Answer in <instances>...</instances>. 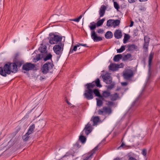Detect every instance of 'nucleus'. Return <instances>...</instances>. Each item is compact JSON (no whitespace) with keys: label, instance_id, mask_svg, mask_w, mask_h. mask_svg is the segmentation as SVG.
Returning <instances> with one entry per match:
<instances>
[{"label":"nucleus","instance_id":"obj_19","mask_svg":"<svg viewBox=\"0 0 160 160\" xmlns=\"http://www.w3.org/2000/svg\"><path fill=\"white\" fill-rule=\"evenodd\" d=\"M109 68L110 70L115 71L118 68V64L115 63H112L109 66Z\"/></svg>","mask_w":160,"mask_h":160},{"label":"nucleus","instance_id":"obj_57","mask_svg":"<svg viewBox=\"0 0 160 160\" xmlns=\"http://www.w3.org/2000/svg\"><path fill=\"white\" fill-rule=\"evenodd\" d=\"M45 79V77L44 76H41L40 77V79L41 80H43Z\"/></svg>","mask_w":160,"mask_h":160},{"label":"nucleus","instance_id":"obj_27","mask_svg":"<svg viewBox=\"0 0 160 160\" xmlns=\"http://www.w3.org/2000/svg\"><path fill=\"white\" fill-rule=\"evenodd\" d=\"M113 34L111 31H108L105 35V37L107 39H110L112 37Z\"/></svg>","mask_w":160,"mask_h":160},{"label":"nucleus","instance_id":"obj_29","mask_svg":"<svg viewBox=\"0 0 160 160\" xmlns=\"http://www.w3.org/2000/svg\"><path fill=\"white\" fill-rule=\"evenodd\" d=\"M130 36L128 34L125 33L124 35V39H123V42L125 44L127 42V41L130 39Z\"/></svg>","mask_w":160,"mask_h":160},{"label":"nucleus","instance_id":"obj_7","mask_svg":"<svg viewBox=\"0 0 160 160\" xmlns=\"http://www.w3.org/2000/svg\"><path fill=\"white\" fill-rule=\"evenodd\" d=\"M62 38L58 35H54L53 37L51 38L49 40V43L52 44H57L61 42Z\"/></svg>","mask_w":160,"mask_h":160},{"label":"nucleus","instance_id":"obj_51","mask_svg":"<svg viewBox=\"0 0 160 160\" xmlns=\"http://www.w3.org/2000/svg\"><path fill=\"white\" fill-rule=\"evenodd\" d=\"M79 46H81L86 47H88L86 44L79 43Z\"/></svg>","mask_w":160,"mask_h":160},{"label":"nucleus","instance_id":"obj_61","mask_svg":"<svg viewBox=\"0 0 160 160\" xmlns=\"http://www.w3.org/2000/svg\"><path fill=\"white\" fill-rule=\"evenodd\" d=\"M113 160H120V159L119 158H116L115 159Z\"/></svg>","mask_w":160,"mask_h":160},{"label":"nucleus","instance_id":"obj_45","mask_svg":"<svg viewBox=\"0 0 160 160\" xmlns=\"http://www.w3.org/2000/svg\"><path fill=\"white\" fill-rule=\"evenodd\" d=\"M142 154L144 156H146L147 154V150L146 149H143L142 151Z\"/></svg>","mask_w":160,"mask_h":160},{"label":"nucleus","instance_id":"obj_52","mask_svg":"<svg viewBox=\"0 0 160 160\" xmlns=\"http://www.w3.org/2000/svg\"><path fill=\"white\" fill-rule=\"evenodd\" d=\"M121 84L122 86H126L127 85L128 83L127 82H121Z\"/></svg>","mask_w":160,"mask_h":160},{"label":"nucleus","instance_id":"obj_23","mask_svg":"<svg viewBox=\"0 0 160 160\" xmlns=\"http://www.w3.org/2000/svg\"><path fill=\"white\" fill-rule=\"evenodd\" d=\"M83 132H82L81 133V135L79 137V140L82 143H84L86 141V139L85 137L83 135Z\"/></svg>","mask_w":160,"mask_h":160},{"label":"nucleus","instance_id":"obj_49","mask_svg":"<svg viewBox=\"0 0 160 160\" xmlns=\"http://www.w3.org/2000/svg\"><path fill=\"white\" fill-rule=\"evenodd\" d=\"M17 66H18L19 67H20L22 65V62H17Z\"/></svg>","mask_w":160,"mask_h":160},{"label":"nucleus","instance_id":"obj_3","mask_svg":"<svg viewBox=\"0 0 160 160\" xmlns=\"http://www.w3.org/2000/svg\"><path fill=\"white\" fill-rule=\"evenodd\" d=\"M98 146H96L93 149L89 152L86 153L83 156V160H91L93 157V154L98 150Z\"/></svg>","mask_w":160,"mask_h":160},{"label":"nucleus","instance_id":"obj_24","mask_svg":"<svg viewBox=\"0 0 160 160\" xmlns=\"http://www.w3.org/2000/svg\"><path fill=\"white\" fill-rule=\"evenodd\" d=\"M96 26L97 25L96 23L95 22H93L90 23L89 27L90 28V30H91L92 31H94V30L95 29Z\"/></svg>","mask_w":160,"mask_h":160},{"label":"nucleus","instance_id":"obj_9","mask_svg":"<svg viewBox=\"0 0 160 160\" xmlns=\"http://www.w3.org/2000/svg\"><path fill=\"white\" fill-rule=\"evenodd\" d=\"M104 82L106 84H110L112 82V78L109 73H106L102 76Z\"/></svg>","mask_w":160,"mask_h":160},{"label":"nucleus","instance_id":"obj_12","mask_svg":"<svg viewBox=\"0 0 160 160\" xmlns=\"http://www.w3.org/2000/svg\"><path fill=\"white\" fill-rule=\"evenodd\" d=\"M91 37L95 42H97L102 40V37L98 36L95 31H92L91 33Z\"/></svg>","mask_w":160,"mask_h":160},{"label":"nucleus","instance_id":"obj_33","mask_svg":"<svg viewBox=\"0 0 160 160\" xmlns=\"http://www.w3.org/2000/svg\"><path fill=\"white\" fill-rule=\"evenodd\" d=\"M95 85H96L98 87H101L102 86L100 83V81L98 78L94 82Z\"/></svg>","mask_w":160,"mask_h":160},{"label":"nucleus","instance_id":"obj_59","mask_svg":"<svg viewBox=\"0 0 160 160\" xmlns=\"http://www.w3.org/2000/svg\"><path fill=\"white\" fill-rule=\"evenodd\" d=\"M67 103L69 105V106H70L71 107L72 106V105L70 102H69L67 100Z\"/></svg>","mask_w":160,"mask_h":160},{"label":"nucleus","instance_id":"obj_58","mask_svg":"<svg viewBox=\"0 0 160 160\" xmlns=\"http://www.w3.org/2000/svg\"><path fill=\"white\" fill-rule=\"evenodd\" d=\"M133 23H134V22L133 21H132L131 22V23H130V24L129 25V27H132V26L133 25Z\"/></svg>","mask_w":160,"mask_h":160},{"label":"nucleus","instance_id":"obj_53","mask_svg":"<svg viewBox=\"0 0 160 160\" xmlns=\"http://www.w3.org/2000/svg\"><path fill=\"white\" fill-rule=\"evenodd\" d=\"M139 10L141 11H145L146 10V8L144 7H142L140 8Z\"/></svg>","mask_w":160,"mask_h":160},{"label":"nucleus","instance_id":"obj_41","mask_svg":"<svg viewBox=\"0 0 160 160\" xmlns=\"http://www.w3.org/2000/svg\"><path fill=\"white\" fill-rule=\"evenodd\" d=\"M114 6L115 8L117 10H118L120 8L117 2H113Z\"/></svg>","mask_w":160,"mask_h":160},{"label":"nucleus","instance_id":"obj_37","mask_svg":"<svg viewBox=\"0 0 160 160\" xmlns=\"http://www.w3.org/2000/svg\"><path fill=\"white\" fill-rule=\"evenodd\" d=\"M125 50V46H122L121 48L119 49H118L117 50V53H121L123 52Z\"/></svg>","mask_w":160,"mask_h":160},{"label":"nucleus","instance_id":"obj_42","mask_svg":"<svg viewBox=\"0 0 160 160\" xmlns=\"http://www.w3.org/2000/svg\"><path fill=\"white\" fill-rule=\"evenodd\" d=\"M82 16L83 15H81L78 18H75V19L72 20L75 22H78L79 21L80 19L81 18Z\"/></svg>","mask_w":160,"mask_h":160},{"label":"nucleus","instance_id":"obj_22","mask_svg":"<svg viewBox=\"0 0 160 160\" xmlns=\"http://www.w3.org/2000/svg\"><path fill=\"white\" fill-rule=\"evenodd\" d=\"M122 59L124 61H131L132 60V55L128 53L123 56Z\"/></svg>","mask_w":160,"mask_h":160},{"label":"nucleus","instance_id":"obj_62","mask_svg":"<svg viewBox=\"0 0 160 160\" xmlns=\"http://www.w3.org/2000/svg\"><path fill=\"white\" fill-rule=\"evenodd\" d=\"M136 101H135L134 102H133V104H134L135 103Z\"/></svg>","mask_w":160,"mask_h":160},{"label":"nucleus","instance_id":"obj_47","mask_svg":"<svg viewBox=\"0 0 160 160\" xmlns=\"http://www.w3.org/2000/svg\"><path fill=\"white\" fill-rule=\"evenodd\" d=\"M40 55V54H38V55H37L36 57V59L37 61H38L40 60L41 59Z\"/></svg>","mask_w":160,"mask_h":160},{"label":"nucleus","instance_id":"obj_54","mask_svg":"<svg viewBox=\"0 0 160 160\" xmlns=\"http://www.w3.org/2000/svg\"><path fill=\"white\" fill-rule=\"evenodd\" d=\"M128 2L130 3H133L135 2V0H128Z\"/></svg>","mask_w":160,"mask_h":160},{"label":"nucleus","instance_id":"obj_38","mask_svg":"<svg viewBox=\"0 0 160 160\" xmlns=\"http://www.w3.org/2000/svg\"><path fill=\"white\" fill-rule=\"evenodd\" d=\"M114 101H106V104L108 106H113L115 105V103Z\"/></svg>","mask_w":160,"mask_h":160},{"label":"nucleus","instance_id":"obj_32","mask_svg":"<svg viewBox=\"0 0 160 160\" xmlns=\"http://www.w3.org/2000/svg\"><path fill=\"white\" fill-rule=\"evenodd\" d=\"M105 19L104 18L102 19L101 20H100L98 21L97 23H96L97 26L99 27L101 26L102 24L105 21Z\"/></svg>","mask_w":160,"mask_h":160},{"label":"nucleus","instance_id":"obj_15","mask_svg":"<svg viewBox=\"0 0 160 160\" xmlns=\"http://www.w3.org/2000/svg\"><path fill=\"white\" fill-rule=\"evenodd\" d=\"M106 9V7L105 6L102 5L101 6L99 11V15L100 17H102L104 16Z\"/></svg>","mask_w":160,"mask_h":160},{"label":"nucleus","instance_id":"obj_6","mask_svg":"<svg viewBox=\"0 0 160 160\" xmlns=\"http://www.w3.org/2000/svg\"><path fill=\"white\" fill-rule=\"evenodd\" d=\"M120 21L119 20H113L112 19L108 20L107 22V26L108 27H113L115 28L119 25Z\"/></svg>","mask_w":160,"mask_h":160},{"label":"nucleus","instance_id":"obj_11","mask_svg":"<svg viewBox=\"0 0 160 160\" xmlns=\"http://www.w3.org/2000/svg\"><path fill=\"white\" fill-rule=\"evenodd\" d=\"M84 95L85 97L88 100H90L93 98V90H86L85 91Z\"/></svg>","mask_w":160,"mask_h":160},{"label":"nucleus","instance_id":"obj_39","mask_svg":"<svg viewBox=\"0 0 160 160\" xmlns=\"http://www.w3.org/2000/svg\"><path fill=\"white\" fill-rule=\"evenodd\" d=\"M52 56V55L50 53L48 54L46 57L44 58V61H46L50 59L51 58Z\"/></svg>","mask_w":160,"mask_h":160},{"label":"nucleus","instance_id":"obj_56","mask_svg":"<svg viewBox=\"0 0 160 160\" xmlns=\"http://www.w3.org/2000/svg\"><path fill=\"white\" fill-rule=\"evenodd\" d=\"M128 160H137L135 158L131 157L129 158Z\"/></svg>","mask_w":160,"mask_h":160},{"label":"nucleus","instance_id":"obj_5","mask_svg":"<svg viewBox=\"0 0 160 160\" xmlns=\"http://www.w3.org/2000/svg\"><path fill=\"white\" fill-rule=\"evenodd\" d=\"M134 75L133 71L130 69L125 70L123 73V78L127 80H129Z\"/></svg>","mask_w":160,"mask_h":160},{"label":"nucleus","instance_id":"obj_1","mask_svg":"<svg viewBox=\"0 0 160 160\" xmlns=\"http://www.w3.org/2000/svg\"><path fill=\"white\" fill-rule=\"evenodd\" d=\"M17 65L14 63H7L3 68L0 67V74L4 77H6L7 74H9L11 72L16 73L17 71Z\"/></svg>","mask_w":160,"mask_h":160},{"label":"nucleus","instance_id":"obj_4","mask_svg":"<svg viewBox=\"0 0 160 160\" xmlns=\"http://www.w3.org/2000/svg\"><path fill=\"white\" fill-rule=\"evenodd\" d=\"M53 66V64L52 62H46L43 65L42 68V72L44 74H46L50 72L52 69Z\"/></svg>","mask_w":160,"mask_h":160},{"label":"nucleus","instance_id":"obj_36","mask_svg":"<svg viewBox=\"0 0 160 160\" xmlns=\"http://www.w3.org/2000/svg\"><path fill=\"white\" fill-rule=\"evenodd\" d=\"M128 147H129L128 146L126 145L123 142L120 146L118 148V149H119L120 148L127 149Z\"/></svg>","mask_w":160,"mask_h":160},{"label":"nucleus","instance_id":"obj_13","mask_svg":"<svg viewBox=\"0 0 160 160\" xmlns=\"http://www.w3.org/2000/svg\"><path fill=\"white\" fill-rule=\"evenodd\" d=\"M120 98L119 94L118 93H115L113 94H111L110 96V99L112 101H116Z\"/></svg>","mask_w":160,"mask_h":160},{"label":"nucleus","instance_id":"obj_10","mask_svg":"<svg viewBox=\"0 0 160 160\" xmlns=\"http://www.w3.org/2000/svg\"><path fill=\"white\" fill-rule=\"evenodd\" d=\"M35 67V64L27 62L23 66L22 69L26 71H28L33 69Z\"/></svg>","mask_w":160,"mask_h":160},{"label":"nucleus","instance_id":"obj_46","mask_svg":"<svg viewBox=\"0 0 160 160\" xmlns=\"http://www.w3.org/2000/svg\"><path fill=\"white\" fill-rule=\"evenodd\" d=\"M39 49H40V48H39ZM46 47H44L43 48H40V50L41 52L42 53L44 52L46 50Z\"/></svg>","mask_w":160,"mask_h":160},{"label":"nucleus","instance_id":"obj_30","mask_svg":"<svg viewBox=\"0 0 160 160\" xmlns=\"http://www.w3.org/2000/svg\"><path fill=\"white\" fill-rule=\"evenodd\" d=\"M103 110L104 112V113H108L110 114L111 113L112 111L110 108L106 107H103Z\"/></svg>","mask_w":160,"mask_h":160},{"label":"nucleus","instance_id":"obj_44","mask_svg":"<svg viewBox=\"0 0 160 160\" xmlns=\"http://www.w3.org/2000/svg\"><path fill=\"white\" fill-rule=\"evenodd\" d=\"M114 85L113 84H110L107 87V89L108 90H111L112 89L114 88Z\"/></svg>","mask_w":160,"mask_h":160},{"label":"nucleus","instance_id":"obj_40","mask_svg":"<svg viewBox=\"0 0 160 160\" xmlns=\"http://www.w3.org/2000/svg\"><path fill=\"white\" fill-rule=\"evenodd\" d=\"M96 100H97V105L100 107L102 106L103 102L102 100H99L97 98H96Z\"/></svg>","mask_w":160,"mask_h":160},{"label":"nucleus","instance_id":"obj_50","mask_svg":"<svg viewBox=\"0 0 160 160\" xmlns=\"http://www.w3.org/2000/svg\"><path fill=\"white\" fill-rule=\"evenodd\" d=\"M118 66L119 68H123L124 67V64L122 63H121L120 64L118 65Z\"/></svg>","mask_w":160,"mask_h":160},{"label":"nucleus","instance_id":"obj_28","mask_svg":"<svg viewBox=\"0 0 160 160\" xmlns=\"http://www.w3.org/2000/svg\"><path fill=\"white\" fill-rule=\"evenodd\" d=\"M122 56L121 54H118L114 56L113 60L115 62H117L119 61V60L122 58Z\"/></svg>","mask_w":160,"mask_h":160},{"label":"nucleus","instance_id":"obj_55","mask_svg":"<svg viewBox=\"0 0 160 160\" xmlns=\"http://www.w3.org/2000/svg\"><path fill=\"white\" fill-rule=\"evenodd\" d=\"M75 148H79V144L78 143H76L74 145Z\"/></svg>","mask_w":160,"mask_h":160},{"label":"nucleus","instance_id":"obj_43","mask_svg":"<svg viewBox=\"0 0 160 160\" xmlns=\"http://www.w3.org/2000/svg\"><path fill=\"white\" fill-rule=\"evenodd\" d=\"M98 113L99 115H104V114L105 113H104V110H103V108H102V109H99V110H98Z\"/></svg>","mask_w":160,"mask_h":160},{"label":"nucleus","instance_id":"obj_17","mask_svg":"<svg viewBox=\"0 0 160 160\" xmlns=\"http://www.w3.org/2000/svg\"><path fill=\"white\" fill-rule=\"evenodd\" d=\"M99 120L100 118L98 116H96L93 117L92 118V119L90 122L92 123V122H93V124H92V125L94 126L97 125V123L99 122Z\"/></svg>","mask_w":160,"mask_h":160},{"label":"nucleus","instance_id":"obj_34","mask_svg":"<svg viewBox=\"0 0 160 160\" xmlns=\"http://www.w3.org/2000/svg\"><path fill=\"white\" fill-rule=\"evenodd\" d=\"M30 134L28 133L27 132L25 135H24L22 137V139L24 141H26L28 140V138L29 137V135Z\"/></svg>","mask_w":160,"mask_h":160},{"label":"nucleus","instance_id":"obj_25","mask_svg":"<svg viewBox=\"0 0 160 160\" xmlns=\"http://www.w3.org/2000/svg\"><path fill=\"white\" fill-rule=\"evenodd\" d=\"M86 86H87V88L88 90H92V89L93 88L95 87V84L94 82H93L91 83L87 84Z\"/></svg>","mask_w":160,"mask_h":160},{"label":"nucleus","instance_id":"obj_35","mask_svg":"<svg viewBox=\"0 0 160 160\" xmlns=\"http://www.w3.org/2000/svg\"><path fill=\"white\" fill-rule=\"evenodd\" d=\"M79 45H77L75 46L72 49V48H71L70 49L69 54H70L71 53H72L73 52V51H76L77 49V48L78 47H79Z\"/></svg>","mask_w":160,"mask_h":160},{"label":"nucleus","instance_id":"obj_60","mask_svg":"<svg viewBox=\"0 0 160 160\" xmlns=\"http://www.w3.org/2000/svg\"><path fill=\"white\" fill-rule=\"evenodd\" d=\"M139 1L140 2H143L147 1L148 0H139Z\"/></svg>","mask_w":160,"mask_h":160},{"label":"nucleus","instance_id":"obj_14","mask_svg":"<svg viewBox=\"0 0 160 160\" xmlns=\"http://www.w3.org/2000/svg\"><path fill=\"white\" fill-rule=\"evenodd\" d=\"M149 38L147 36L144 37V42L143 44V48L146 50L148 49V44L149 42Z\"/></svg>","mask_w":160,"mask_h":160},{"label":"nucleus","instance_id":"obj_21","mask_svg":"<svg viewBox=\"0 0 160 160\" xmlns=\"http://www.w3.org/2000/svg\"><path fill=\"white\" fill-rule=\"evenodd\" d=\"M154 54L153 53L151 52L148 57V67H149V71H150V66L151 64L152 60Z\"/></svg>","mask_w":160,"mask_h":160},{"label":"nucleus","instance_id":"obj_31","mask_svg":"<svg viewBox=\"0 0 160 160\" xmlns=\"http://www.w3.org/2000/svg\"><path fill=\"white\" fill-rule=\"evenodd\" d=\"M93 93H94L96 96L100 98L102 97L99 90L97 89L94 90L93 91Z\"/></svg>","mask_w":160,"mask_h":160},{"label":"nucleus","instance_id":"obj_20","mask_svg":"<svg viewBox=\"0 0 160 160\" xmlns=\"http://www.w3.org/2000/svg\"><path fill=\"white\" fill-rule=\"evenodd\" d=\"M129 51H132L137 49L138 47L134 44L128 45L127 46Z\"/></svg>","mask_w":160,"mask_h":160},{"label":"nucleus","instance_id":"obj_18","mask_svg":"<svg viewBox=\"0 0 160 160\" xmlns=\"http://www.w3.org/2000/svg\"><path fill=\"white\" fill-rule=\"evenodd\" d=\"M115 37L117 39H119L122 36L121 31L120 30H117L114 34Z\"/></svg>","mask_w":160,"mask_h":160},{"label":"nucleus","instance_id":"obj_8","mask_svg":"<svg viewBox=\"0 0 160 160\" xmlns=\"http://www.w3.org/2000/svg\"><path fill=\"white\" fill-rule=\"evenodd\" d=\"M91 123L90 122H88V123L85 125V127L82 132H84L85 134L87 135H88L92 132L93 129Z\"/></svg>","mask_w":160,"mask_h":160},{"label":"nucleus","instance_id":"obj_2","mask_svg":"<svg viewBox=\"0 0 160 160\" xmlns=\"http://www.w3.org/2000/svg\"><path fill=\"white\" fill-rule=\"evenodd\" d=\"M54 52L58 56L59 58L61 56L63 50V45L61 43L58 45H55L53 48Z\"/></svg>","mask_w":160,"mask_h":160},{"label":"nucleus","instance_id":"obj_26","mask_svg":"<svg viewBox=\"0 0 160 160\" xmlns=\"http://www.w3.org/2000/svg\"><path fill=\"white\" fill-rule=\"evenodd\" d=\"M35 128V125L34 124L32 125L31 126H30L29 127V129L27 132L30 135V134L33 133Z\"/></svg>","mask_w":160,"mask_h":160},{"label":"nucleus","instance_id":"obj_48","mask_svg":"<svg viewBox=\"0 0 160 160\" xmlns=\"http://www.w3.org/2000/svg\"><path fill=\"white\" fill-rule=\"evenodd\" d=\"M97 32L98 33H102L103 32V30L102 29H99L98 30Z\"/></svg>","mask_w":160,"mask_h":160},{"label":"nucleus","instance_id":"obj_16","mask_svg":"<svg viewBox=\"0 0 160 160\" xmlns=\"http://www.w3.org/2000/svg\"><path fill=\"white\" fill-rule=\"evenodd\" d=\"M110 92L108 91H103L101 99H103V98H108V97L110 98Z\"/></svg>","mask_w":160,"mask_h":160}]
</instances>
